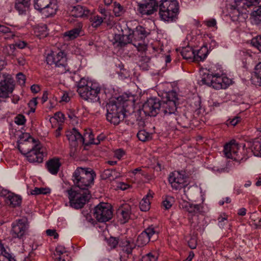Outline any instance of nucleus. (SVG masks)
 <instances>
[{
  "label": "nucleus",
  "instance_id": "13",
  "mask_svg": "<svg viewBox=\"0 0 261 261\" xmlns=\"http://www.w3.org/2000/svg\"><path fill=\"white\" fill-rule=\"evenodd\" d=\"M113 216L111 206L107 203L101 202L95 207L94 216L100 222L109 221Z\"/></svg>",
  "mask_w": 261,
  "mask_h": 261
},
{
  "label": "nucleus",
  "instance_id": "29",
  "mask_svg": "<svg viewBox=\"0 0 261 261\" xmlns=\"http://www.w3.org/2000/svg\"><path fill=\"white\" fill-rule=\"evenodd\" d=\"M250 16L254 24L261 27V5L254 8Z\"/></svg>",
  "mask_w": 261,
  "mask_h": 261
},
{
  "label": "nucleus",
  "instance_id": "15",
  "mask_svg": "<svg viewBox=\"0 0 261 261\" xmlns=\"http://www.w3.org/2000/svg\"><path fill=\"white\" fill-rule=\"evenodd\" d=\"M239 144L233 140L227 143L224 146L223 152L225 156L227 158L231 159L239 162L245 161L246 158L244 160L243 155L241 153L239 152Z\"/></svg>",
  "mask_w": 261,
  "mask_h": 261
},
{
  "label": "nucleus",
  "instance_id": "53",
  "mask_svg": "<svg viewBox=\"0 0 261 261\" xmlns=\"http://www.w3.org/2000/svg\"><path fill=\"white\" fill-rule=\"evenodd\" d=\"M129 114L130 115L128 116L126 114V116H125L126 122H127V123L128 125H133L135 124L137 120L136 118V114H134L133 113L132 114L129 113Z\"/></svg>",
  "mask_w": 261,
  "mask_h": 261
},
{
  "label": "nucleus",
  "instance_id": "45",
  "mask_svg": "<svg viewBox=\"0 0 261 261\" xmlns=\"http://www.w3.org/2000/svg\"><path fill=\"white\" fill-rule=\"evenodd\" d=\"M255 75L257 79V84L261 86V62L258 63L254 68Z\"/></svg>",
  "mask_w": 261,
  "mask_h": 261
},
{
  "label": "nucleus",
  "instance_id": "52",
  "mask_svg": "<svg viewBox=\"0 0 261 261\" xmlns=\"http://www.w3.org/2000/svg\"><path fill=\"white\" fill-rule=\"evenodd\" d=\"M201 100L199 98H193L191 101L190 105L195 111L199 110L201 108Z\"/></svg>",
  "mask_w": 261,
  "mask_h": 261
},
{
  "label": "nucleus",
  "instance_id": "26",
  "mask_svg": "<svg viewBox=\"0 0 261 261\" xmlns=\"http://www.w3.org/2000/svg\"><path fill=\"white\" fill-rule=\"evenodd\" d=\"M31 6V0H16L15 8L19 14H25L29 10Z\"/></svg>",
  "mask_w": 261,
  "mask_h": 261
},
{
  "label": "nucleus",
  "instance_id": "43",
  "mask_svg": "<svg viewBox=\"0 0 261 261\" xmlns=\"http://www.w3.org/2000/svg\"><path fill=\"white\" fill-rule=\"evenodd\" d=\"M251 149L255 156H259L261 153V143L258 141H254L250 146Z\"/></svg>",
  "mask_w": 261,
  "mask_h": 261
},
{
  "label": "nucleus",
  "instance_id": "38",
  "mask_svg": "<svg viewBox=\"0 0 261 261\" xmlns=\"http://www.w3.org/2000/svg\"><path fill=\"white\" fill-rule=\"evenodd\" d=\"M67 252L65 247L62 245H58L56 248V253L55 255L58 256L56 258V261H65V259L62 256V255Z\"/></svg>",
  "mask_w": 261,
  "mask_h": 261
},
{
  "label": "nucleus",
  "instance_id": "60",
  "mask_svg": "<svg viewBox=\"0 0 261 261\" xmlns=\"http://www.w3.org/2000/svg\"><path fill=\"white\" fill-rule=\"evenodd\" d=\"M188 245L191 249H195L197 246L196 239L195 238H191L188 241Z\"/></svg>",
  "mask_w": 261,
  "mask_h": 261
},
{
  "label": "nucleus",
  "instance_id": "31",
  "mask_svg": "<svg viewBox=\"0 0 261 261\" xmlns=\"http://www.w3.org/2000/svg\"><path fill=\"white\" fill-rule=\"evenodd\" d=\"M254 5H255V4L252 0H237L235 1L234 4L233 5L242 12L243 10H246Z\"/></svg>",
  "mask_w": 261,
  "mask_h": 261
},
{
  "label": "nucleus",
  "instance_id": "2",
  "mask_svg": "<svg viewBox=\"0 0 261 261\" xmlns=\"http://www.w3.org/2000/svg\"><path fill=\"white\" fill-rule=\"evenodd\" d=\"M135 97L132 94H124L109 101L107 105V119L114 125H118L122 121L128 107L133 108L135 105Z\"/></svg>",
  "mask_w": 261,
  "mask_h": 261
},
{
  "label": "nucleus",
  "instance_id": "41",
  "mask_svg": "<svg viewBox=\"0 0 261 261\" xmlns=\"http://www.w3.org/2000/svg\"><path fill=\"white\" fill-rule=\"evenodd\" d=\"M214 78V74H210L209 73H204L202 75L201 82L202 84L212 86Z\"/></svg>",
  "mask_w": 261,
  "mask_h": 261
},
{
  "label": "nucleus",
  "instance_id": "25",
  "mask_svg": "<svg viewBox=\"0 0 261 261\" xmlns=\"http://www.w3.org/2000/svg\"><path fill=\"white\" fill-rule=\"evenodd\" d=\"M61 166L60 160L58 158L49 159L45 164L47 171L53 175H57Z\"/></svg>",
  "mask_w": 261,
  "mask_h": 261
},
{
  "label": "nucleus",
  "instance_id": "54",
  "mask_svg": "<svg viewBox=\"0 0 261 261\" xmlns=\"http://www.w3.org/2000/svg\"><path fill=\"white\" fill-rule=\"evenodd\" d=\"M158 257L152 253H148L142 257V261H156Z\"/></svg>",
  "mask_w": 261,
  "mask_h": 261
},
{
  "label": "nucleus",
  "instance_id": "49",
  "mask_svg": "<svg viewBox=\"0 0 261 261\" xmlns=\"http://www.w3.org/2000/svg\"><path fill=\"white\" fill-rule=\"evenodd\" d=\"M190 121L191 120L184 114L179 118L178 123L183 127H188Z\"/></svg>",
  "mask_w": 261,
  "mask_h": 261
},
{
  "label": "nucleus",
  "instance_id": "57",
  "mask_svg": "<svg viewBox=\"0 0 261 261\" xmlns=\"http://www.w3.org/2000/svg\"><path fill=\"white\" fill-rule=\"evenodd\" d=\"M98 11L100 13H101L102 15L103 18L106 19V20L107 19V17H109L108 20H110V18L111 17H113L112 16H111L110 15L109 13L108 12H107V10L105 8H99Z\"/></svg>",
  "mask_w": 261,
  "mask_h": 261
},
{
  "label": "nucleus",
  "instance_id": "47",
  "mask_svg": "<svg viewBox=\"0 0 261 261\" xmlns=\"http://www.w3.org/2000/svg\"><path fill=\"white\" fill-rule=\"evenodd\" d=\"M120 240L118 238L111 237L107 240V243L111 249H114L118 245H119Z\"/></svg>",
  "mask_w": 261,
  "mask_h": 261
},
{
  "label": "nucleus",
  "instance_id": "44",
  "mask_svg": "<svg viewBox=\"0 0 261 261\" xmlns=\"http://www.w3.org/2000/svg\"><path fill=\"white\" fill-rule=\"evenodd\" d=\"M113 12L115 15L117 17L121 16L124 12V9L119 3H114Z\"/></svg>",
  "mask_w": 261,
  "mask_h": 261
},
{
  "label": "nucleus",
  "instance_id": "21",
  "mask_svg": "<svg viewBox=\"0 0 261 261\" xmlns=\"http://www.w3.org/2000/svg\"><path fill=\"white\" fill-rule=\"evenodd\" d=\"M230 84V80L218 73L214 74L212 86L215 89H226Z\"/></svg>",
  "mask_w": 261,
  "mask_h": 261
},
{
  "label": "nucleus",
  "instance_id": "7",
  "mask_svg": "<svg viewBox=\"0 0 261 261\" xmlns=\"http://www.w3.org/2000/svg\"><path fill=\"white\" fill-rule=\"evenodd\" d=\"M70 205L75 209L82 208L91 197L89 191L78 192L72 188L67 190Z\"/></svg>",
  "mask_w": 261,
  "mask_h": 261
},
{
  "label": "nucleus",
  "instance_id": "8",
  "mask_svg": "<svg viewBox=\"0 0 261 261\" xmlns=\"http://www.w3.org/2000/svg\"><path fill=\"white\" fill-rule=\"evenodd\" d=\"M119 247L120 261H134L133 252L137 246L135 240L131 238H124L120 239Z\"/></svg>",
  "mask_w": 261,
  "mask_h": 261
},
{
  "label": "nucleus",
  "instance_id": "14",
  "mask_svg": "<svg viewBox=\"0 0 261 261\" xmlns=\"http://www.w3.org/2000/svg\"><path fill=\"white\" fill-rule=\"evenodd\" d=\"M11 234L14 239H23L27 233L29 223L25 218L16 220L12 223Z\"/></svg>",
  "mask_w": 261,
  "mask_h": 261
},
{
  "label": "nucleus",
  "instance_id": "63",
  "mask_svg": "<svg viewBox=\"0 0 261 261\" xmlns=\"http://www.w3.org/2000/svg\"><path fill=\"white\" fill-rule=\"evenodd\" d=\"M112 176V171L109 169L105 170L101 174L103 179L110 178Z\"/></svg>",
  "mask_w": 261,
  "mask_h": 261
},
{
  "label": "nucleus",
  "instance_id": "55",
  "mask_svg": "<svg viewBox=\"0 0 261 261\" xmlns=\"http://www.w3.org/2000/svg\"><path fill=\"white\" fill-rule=\"evenodd\" d=\"M38 103L37 98H33L28 103V106L30 108V112L34 113L35 111L36 106Z\"/></svg>",
  "mask_w": 261,
  "mask_h": 261
},
{
  "label": "nucleus",
  "instance_id": "61",
  "mask_svg": "<svg viewBox=\"0 0 261 261\" xmlns=\"http://www.w3.org/2000/svg\"><path fill=\"white\" fill-rule=\"evenodd\" d=\"M46 232L47 236L50 237H53L55 239H58L59 237V234L54 229H47Z\"/></svg>",
  "mask_w": 261,
  "mask_h": 261
},
{
  "label": "nucleus",
  "instance_id": "35",
  "mask_svg": "<svg viewBox=\"0 0 261 261\" xmlns=\"http://www.w3.org/2000/svg\"><path fill=\"white\" fill-rule=\"evenodd\" d=\"M229 15L232 21H238L240 17L243 15V12L239 9L231 5Z\"/></svg>",
  "mask_w": 261,
  "mask_h": 261
},
{
  "label": "nucleus",
  "instance_id": "30",
  "mask_svg": "<svg viewBox=\"0 0 261 261\" xmlns=\"http://www.w3.org/2000/svg\"><path fill=\"white\" fill-rule=\"evenodd\" d=\"M15 36L14 31L9 28L0 24V37H3L6 40L13 39Z\"/></svg>",
  "mask_w": 261,
  "mask_h": 261
},
{
  "label": "nucleus",
  "instance_id": "46",
  "mask_svg": "<svg viewBox=\"0 0 261 261\" xmlns=\"http://www.w3.org/2000/svg\"><path fill=\"white\" fill-rule=\"evenodd\" d=\"M50 192V190L49 188H35L32 191V195H39V194H46Z\"/></svg>",
  "mask_w": 261,
  "mask_h": 261
},
{
  "label": "nucleus",
  "instance_id": "27",
  "mask_svg": "<svg viewBox=\"0 0 261 261\" xmlns=\"http://www.w3.org/2000/svg\"><path fill=\"white\" fill-rule=\"evenodd\" d=\"M21 201V197L13 193L9 194L6 199V203L12 207L20 206Z\"/></svg>",
  "mask_w": 261,
  "mask_h": 261
},
{
  "label": "nucleus",
  "instance_id": "5",
  "mask_svg": "<svg viewBox=\"0 0 261 261\" xmlns=\"http://www.w3.org/2000/svg\"><path fill=\"white\" fill-rule=\"evenodd\" d=\"M95 176V172L92 169L77 167L72 174V180L76 187L89 191L88 189L93 185Z\"/></svg>",
  "mask_w": 261,
  "mask_h": 261
},
{
  "label": "nucleus",
  "instance_id": "6",
  "mask_svg": "<svg viewBox=\"0 0 261 261\" xmlns=\"http://www.w3.org/2000/svg\"><path fill=\"white\" fill-rule=\"evenodd\" d=\"M45 61L49 65H55L58 72L63 74L69 71L70 68L67 64L66 53L60 49L50 50L45 57Z\"/></svg>",
  "mask_w": 261,
  "mask_h": 261
},
{
  "label": "nucleus",
  "instance_id": "32",
  "mask_svg": "<svg viewBox=\"0 0 261 261\" xmlns=\"http://www.w3.org/2000/svg\"><path fill=\"white\" fill-rule=\"evenodd\" d=\"M208 54V49L206 46H203L196 52L194 51V60L200 62L203 61L207 57Z\"/></svg>",
  "mask_w": 261,
  "mask_h": 261
},
{
  "label": "nucleus",
  "instance_id": "39",
  "mask_svg": "<svg viewBox=\"0 0 261 261\" xmlns=\"http://www.w3.org/2000/svg\"><path fill=\"white\" fill-rule=\"evenodd\" d=\"M185 194L190 199V198H193L196 195L199 194V189L196 186H190L184 190Z\"/></svg>",
  "mask_w": 261,
  "mask_h": 261
},
{
  "label": "nucleus",
  "instance_id": "18",
  "mask_svg": "<svg viewBox=\"0 0 261 261\" xmlns=\"http://www.w3.org/2000/svg\"><path fill=\"white\" fill-rule=\"evenodd\" d=\"M166 100L164 101V115L174 113L176 110V92L172 90L166 93Z\"/></svg>",
  "mask_w": 261,
  "mask_h": 261
},
{
  "label": "nucleus",
  "instance_id": "36",
  "mask_svg": "<svg viewBox=\"0 0 261 261\" xmlns=\"http://www.w3.org/2000/svg\"><path fill=\"white\" fill-rule=\"evenodd\" d=\"M2 51L5 55L11 57L12 58L16 56V48L13 44L4 46Z\"/></svg>",
  "mask_w": 261,
  "mask_h": 261
},
{
  "label": "nucleus",
  "instance_id": "20",
  "mask_svg": "<svg viewBox=\"0 0 261 261\" xmlns=\"http://www.w3.org/2000/svg\"><path fill=\"white\" fill-rule=\"evenodd\" d=\"M120 223L124 224L128 221L132 214V209L130 205L127 203L122 204L117 212Z\"/></svg>",
  "mask_w": 261,
  "mask_h": 261
},
{
  "label": "nucleus",
  "instance_id": "37",
  "mask_svg": "<svg viewBox=\"0 0 261 261\" xmlns=\"http://www.w3.org/2000/svg\"><path fill=\"white\" fill-rule=\"evenodd\" d=\"M180 54L184 59L186 60L192 59L194 58V50H193L192 47L186 46L182 48Z\"/></svg>",
  "mask_w": 261,
  "mask_h": 261
},
{
  "label": "nucleus",
  "instance_id": "9",
  "mask_svg": "<svg viewBox=\"0 0 261 261\" xmlns=\"http://www.w3.org/2000/svg\"><path fill=\"white\" fill-rule=\"evenodd\" d=\"M34 8L48 17L56 13L58 9L57 0H33Z\"/></svg>",
  "mask_w": 261,
  "mask_h": 261
},
{
  "label": "nucleus",
  "instance_id": "12",
  "mask_svg": "<svg viewBox=\"0 0 261 261\" xmlns=\"http://www.w3.org/2000/svg\"><path fill=\"white\" fill-rule=\"evenodd\" d=\"M137 12L142 16L150 15L156 12L159 5L156 0H135Z\"/></svg>",
  "mask_w": 261,
  "mask_h": 261
},
{
  "label": "nucleus",
  "instance_id": "28",
  "mask_svg": "<svg viewBox=\"0 0 261 261\" xmlns=\"http://www.w3.org/2000/svg\"><path fill=\"white\" fill-rule=\"evenodd\" d=\"M153 198V194L150 192L146 195L140 202L139 207L143 212L148 211L150 207V200Z\"/></svg>",
  "mask_w": 261,
  "mask_h": 261
},
{
  "label": "nucleus",
  "instance_id": "4",
  "mask_svg": "<svg viewBox=\"0 0 261 261\" xmlns=\"http://www.w3.org/2000/svg\"><path fill=\"white\" fill-rule=\"evenodd\" d=\"M77 92L83 99L91 102L99 100L98 95L101 88L98 83L82 78L77 82Z\"/></svg>",
  "mask_w": 261,
  "mask_h": 261
},
{
  "label": "nucleus",
  "instance_id": "19",
  "mask_svg": "<svg viewBox=\"0 0 261 261\" xmlns=\"http://www.w3.org/2000/svg\"><path fill=\"white\" fill-rule=\"evenodd\" d=\"M156 231L152 227H149L142 231L137 237L135 242L137 247H141L145 246L150 241L151 237L154 234Z\"/></svg>",
  "mask_w": 261,
  "mask_h": 261
},
{
  "label": "nucleus",
  "instance_id": "16",
  "mask_svg": "<svg viewBox=\"0 0 261 261\" xmlns=\"http://www.w3.org/2000/svg\"><path fill=\"white\" fill-rule=\"evenodd\" d=\"M161 102L156 97H151L146 100L142 106V111L146 116H155L161 108Z\"/></svg>",
  "mask_w": 261,
  "mask_h": 261
},
{
  "label": "nucleus",
  "instance_id": "56",
  "mask_svg": "<svg viewBox=\"0 0 261 261\" xmlns=\"http://www.w3.org/2000/svg\"><path fill=\"white\" fill-rule=\"evenodd\" d=\"M26 119L22 114H19L15 118V123L18 125H21L25 124Z\"/></svg>",
  "mask_w": 261,
  "mask_h": 261
},
{
  "label": "nucleus",
  "instance_id": "59",
  "mask_svg": "<svg viewBox=\"0 0 261 261\" xmlns=\"http://www.w3.org/2000/svg\"><path fill=\"white\" fill-rule=\"evenodd\" d=\"M16 77L18 82H19L20 85H24L25 84V76L23 73L21 72L18 73L17 74Z\"/></svg>",
  "mask_w": 261,
  "mask_h": 261
},
{
  "label": "nucleus",
  "instance_id": "1",
  "mask_svg": "<svg viewBox=\"0 0 261 261\" xmlns=\"http://www.w3.org/2000/svg\"><path fill=\"white\" fill-rule=\"evenodd\" d=\"M131 22H123L117 25L118 30L121 34H115L113 37V44L116 47H124L128 44H133L139 51L147 49L145 43V38L150 34L149 30L138 25L135 29L131 28Z\"/></svg>",
  "mask_w": 261,
  "mask_h": 261
},
{
  "label": "nucleus",
  "instance_id": "23",
  "mask_svg": "<svg viewBox=\"0 0 261 261\" xmlns=\"http://www.w3.org/2000/svg\"><path fill=\"white\" fill-rule=\"evenodd\" d=\"M66 137L69 141L73 143L74 146H77L79 143L84 144L83 136L75 128L67 132Z\"/></svg>",
  "mask_w": 261,
  "mask_h": 261
},
{
  "label": "nucleus",
  "instance_id": "10",
  "mask_svg": "<svg viewBox=\"0 0 261 261\" xmlns=\"http://www.w3.org/2000/svg\"><path fill=\"white\" fill-rule=\"evenodd\" d=\"M179 13L177 0H164V21H175Z\"/></svg>",
  "mask_w": 261,
  "mask_h": 261
},
{
  "label": "nucleus",
  "instance_id": "34",
  "mask_svg": "<svg viewBox=\"0 0 261 261\" xmlns=\"http://www.w3.org/2000/svg\"><path fill=\"white\" fill-rule=\"evenodd\" d=\"M82 31V27L80 26L71 30L65 32L64 33L65 37H68L69 40H73L79 36Z\"/></svg>",
  "mask_w": 261,
  "mask_h": 261
},
{
  "label": "nucleus",
  "instance_id": "40",
  "mask_svg": "<svg viewBox=\"0 0 261 261\" xmlns=\"http://www.w3.org/2000/svg\"><path fill=\"white\" fill-rule=\"evenodd\" d=\"M137 137L142 142L148 141L151 139V134L149 133L144 129L140 130L137 133Z\"/></svg>",
  "mask_w": 261,
  "mask_h": 261
},
{
  "label": "nucleus",
  "instance_id": "50",
  "mask_svg": "<svg viewBox=\"0 0 261 261\" xmlns=\"http://www.w3.org/2000/svg\"><path fill=\"white\" fill-rule=\"evenodd\" d=\"M174 203V198L171 196H166L164 199V208L165 209L170 208Z\"/></svg>",
  "mask_w": 261,
  "mask_h": 261
},
{
  "label": "nucleus",
  "instance_id": "42",
  "mask_svg": "<svg viewBox=\"0 0 261 261\" xmlns=\"http://www.w3.org/2000/svg\"><path fill=\"white\" fill-rule=\"evenodd\" d=\"M105 20L102 17L98 15H94L90 18L91 25L93 28H97L99 27L103 21Z\"/></svg>",
  "mask_w": 261,
  "mask_h": 261
},
{
  "label": "nucleus",
  "instance_id": "22",
  "mask_svg": "<svg viewBox=\"0 0 261 261\" xmlns=\"http://www.w3.org/2000/svg\"><path fill=\"white\" fill-rule=\"evenodd\" d=\"M179 206L192 215L200 213L203 208L200 204H193L184 200L179 202Z\"/></svg>",
  "mask_w": 261,
  "mask_h": 261
},
{
  "label": "nucleus",
  "instance_id": "17",
  "mask_svg": "<svg viewBox=\"0 0 261 261\" xmlns=\"http://www.w3.org/2000/svg\"><path fill=\"white\" fill-rule=\"evenodd\" d=\"M168 180L172 187L176 190L185 188L188 185L187 177L182 172L171 173Z\"/></svg>",
  "mask_w": 261,
  "mask_h": 261
},
{
  "label": "nucleus",
  "instance_id": "64",
  "mask_svg": "<svg viewBox=\"0 0 261 261\" xmlns=\"http://www.w3.org/2000/svg\"><path fill=\"white\" fill-rule=\"evenodd\" d=\"M54 117L59 121H63L64 119V115L61 112H58L55 114Z\"/></svg>",
  "mask_w": 261,
  "mask_h": 261
},
{
  "label": "nucleus",
  "instance_id": "58",
  "mask_svg": "<svg viewBox=\"0 0 261 261\" xmlns=\"http://www.w3.org/2000/svg\"><path fill=\"white\" fill-rule=\"evenodd\" d=\"M125 154V151L122 149H118L114 151V157L120 160Z\"/></svg>",
  "mask_w": 261,
  "mask_h": 261
},
{
  "label": "nucleus",
  "instance_id": "24",
  "mask_svg": "<svg viewBox=\"0 0 261 261\" xmlns=\"http://www.w3.org/2000/svg\"><path fill=\"white\" fill-rule=\"evenodd\" d=\"M68 11L70 12V14L74 17H86L90 13V11L86 7L81 5L70 6L68 8Z\"/></svg>",
  "mask_w": 261,
  "mask_h": 261
},
{
  "label": "nucleus",
  "instance_id": "48",
  "mask_svg": "<svg viewBox=\"0 0 261 261\" xmlns=\"http://www.w3.org/2000/svg\"><path fill=\"white\" fill-rule=\"evenodd\" d=\"M251 43L252 46L261 52V35L253 38L251 39Z\"/></svg>",
  "mask_w": 261,
  "mask_h": 261
},
{
  "label": "nucleus",
  "instance_id": "33",
  "mask_svg": "<svg viewBox=\"0 0 261 261\" xmlns=\"http://www.w3.org/2000/svg\"><path fill=\"white\" fill-rule=\"evenodd\" d=\"M83 137L84 138V144L85 143V141L87 140V142L85 143V144L86 145L89 144L98 145L99 144V141L98 140H95L94 135L90 129L86 130V132L84 133Z\"/></svg>",
  "mask_w": 261,
  "mask_h": 261
},
{
  "label": "nucleus",
  "instance_id": "51",
  "mask_svg": "<svg viewBox=\"0 0 261 261\" xmlns=\"http://www.w3.org/2000/svg\"><path fill=\"white\" fill-rule=\"evenodd\" d=\"M40 32L41 33L39 34H37L38 36H41L42 37L46 36L47 34H48L47 31V26L46 24H42L41 25L38 26L36 29V32Z\"/></svg>",
  "mask_w": 261,
  "mask_h": 261
},
{
  "label": "nucleus",
  "instance_id": "62",
  "mask_svg": "<svg viewBox=\"0 0 261 261\" xmlns=\"http://www.w3.org/2000/svg\"><path fill=\"white\" fill-rule=\"evenodd\" d=\"M203 23L208 27H214L216 25V20L212 18L207 20H205L203 22Z\"/></svg>",
  "mask_w": 261,
  "mask_h": 261
},
{
  "label": "nucleus",
  "instance_id": "11",
  "mask_svg": "<svg viewBox=\"0 0 261 261\" xmlns=\"http://www.w3.org/2000/svg\"><path fill=\"white\" fill-rule=\"evenodd\" d=\"M14 86V81L10 74L0 73V97H8L13 91Z\"/></svg>",
  "mask_w": 261,
  "mask_h": 261
},
{
  "label": "nucleus",
  "instance_id": "3",
  "mask_svg": "<svg viewBox=\"0 0 261 261\" xmlns=\"http://www.w3.org/2000/svg\"><path fill=\"white\" fill-rule=\"evenodd\" d=\"M17 148L30 163H40L43 160V152L41 145L28 133L22 134L17 141Z\"/></svg>",
  "mask_w": 261,
  "mask_h": 261
}]
</instances>
